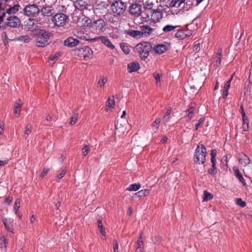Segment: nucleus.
<instances>
[{"label":"nucleus","instance_id":"nucleus-47","mask_svg":"<svg viewBox=\"0 0 252 252\" xmlns=\"http://www.w3.org/2000/svg\"><path fill=\"white\" fill-rule=\"evenodd\" d=\"M175 36L182 39L186 38V35L185 34V32H183V30L177 32L175 34Z\"/></svg>","mask_w":252,"mask_h":252},{"label":"nucleus","instance_id":"nucleus-61","mask_svg":"<svg viewBox=\"0 0 252 252\" xmlns=\"http://www.w3.org/2000/svg\"><path fill=\"white\" fill-rule=\"evenodd\" d=\"M183 32H185V34L186 35V38L189 36L191 35V31L187 30H183Z\"/></svg>","mask_w":252,"mask_h":252},{"label":"nucleus","instance_id":"nucleus-45","mask_svg":"<svg viewBox=\"0 0 252 252\" xmlns=\"http://www.w3.org/2000/svg\"><path fill=\"white\" fill-rule=\"evenodd\" d=\"M217 150L216 149H213L211 151V162H217L216 157L217 156Z\"/></svg>","mask_w":252,"mask_h":252},{"label":"nucleus","instance_id":"nucleus-55","mask_svg":"<svg viewBox=\"0 0 252 252\" xmlns=\"http://www.w3.org/2000/svg\"><path fill=\"white\" fill-rule=\"evenodd\" d=\"M49 170V169H47L46 168H43L42 172L41 173L40 175H39V178H41V179H42L45 176V175L48 173Z\"/></svg>","mask_w":252,"mask_h":252},{"label":"nucleus","instance_id":"nucleus-24","mask_svg":"<svg viewBox=\"0 0 252 252\" xmlns=\"http://www.w3.org/2000/svg\"><path fill=\"white\" fill-rule=\"evenodd\" d=\"M6 239L4 236L0 238V252H5L6 251Z\"/></svg>","mask_w":252,"mask_h":252},{"label":"nucleus","instance_id":"nucleus-15","mask_svg":"<svg viewBox=\"0 0 252 252\" xmlns=\"http://www.w3.org/2000/svg\"><path fill=\"white\" fill-rule=\"evenodd\" d=\"M64 45L67 47L72 48L78 45L79 40L72 37H69L64 41Z\"/></svg>","mask_w":252,"mask_h":252},{"label":"nucleus","instance_id":"nucleus-3","mask_svg":"<svg viewBox=\"0 0 252 252\" xmlns=\"http://www.w3.org/2000/svg\"><path fill=\"white\" fill-rule=\"evenodd\" d=\"M51 21L55 27H63L69 21V16L63 12L55 13L51 18Z\"/></svg>","mask_w":252,"mask_h":252},{"label":"nucleus","instance_id":"nucleus-38","mask_svg":"<svg viewBox=\"0 0 252 252\" xmlns=\"http://www.w3.org/2000/svg\"><path fill=\"white\" fill-rule=\"evenodd\" d=\"M194 107L193 106H191L186 111L187 113H188V117H189V120H190L194 116Z\"/></svg>","mask_w":252,"mask_h":252},{"label":"nucleus","instance_id":"nucleus-16","mask_svg":"<svg viewBox=\"0 0 252 252\" xmlns=\"http://www.w3.org/2000/svg\"><path fill=\"white\" fill-rule=\"evenodd\" d=\"M163 13L159 9L153 10L151 14V20L155 23L159 22L162 18Z\"/></svg>","mask_w":252,"mask_h":252},{"label":"nucleus","instance_id":"nucleus-31","mask_svg":"<svg viewBox=\"0 0 252 252\" xmlns=\"http://www.w3.org/2000/svg\"><path fill=\"white\" fill-rule=\"evenodd\" d=\"M141 188V184L140 183L133 184L130 185L126 190L128 191H137Z\"/></svg>","mask_w":252,"mask_h":252},{"label":"nucleus","instance_id":"nucleus-59","mask_svg":"<svg viewBox=\"0 0 252 252\" xmlns=\"http://www.w3.org/2000/svg\"><path fill=\"white\" fill-rule=\"evenodd\" d=\"M155 78L156 80V84L157 85H158V84H160V76L159 73H158L155 75Z\"/></svg>","mask_w":252,"mask_h":252},{"label":"nucleus","instance_id":"nucleus-17","mask_svg":"<svg viewBox=\"0 0 252 252\" xmlns=\"http://www.w3.org/2000/svg\"><path fill=\"white\" fill-rule=\"evenodd\" d=\"M125 33L134 38H139L142 37V33L140 31L128 29L125 31Z\"/></svg>","mask_w":252,"mask_h":252},{"label":"nucleus","instance_id":"nucleus-40","mask_svg":"<svg viewBox=\"0 0 252 252\" xmlns=\"http://www.w3.org/2000/svg\"><path fill=\"white\" fill-rule=\"evenodd\" d=\"M6 13L4 7L2 6L0 7V23L3 21L4 17L5 16Z\"/></svg>","mask_w":252,"mask_h":252},{"label":"nucleus","instance_id":"nucleus-23","mask_svg":"<svg viewBox=\"0 0 252 252\" xmlns=\"http://www.w3.org/2000/svg\"><path fill=\"white\" fill-rule=\"evenodd\" d=\"M155 52L158 54H162L164 53L166 50V46L164 44H158L156 45L154 48Z\"/></svg>","mask_w":252,"mask_h":252},{"label":"nucleus","instance_id":"nucleus-4","mask_svg":"<svg viewBox=\"0 0 252 252\" xmlns=\"http://www.w3.org/2000/svg\"><path fill=\"white\" fill-rule=\"evenodd\" d=\"M40 13L43 16V18H39L36 19V22L39 24H42L44 23V17H51L52 18L54 16L55 14V10L52 5L45 4L43 5L41 8H40Z\"/></svg>","mask_w":252,"mask_h":252},{"label":"nucleus","instance_id":"nucleus-22","mask_svg":"<svg viewBox=\"0 0 252 252\" xmlns=\"http://www.w3.org/2000/svg\"><path fill=\"white\" fill-rule=\"evenodd\" d=\"M140 68V64L138 63L131 62L127 65V70L129 73L137 71Z\"/></svg>","mask_w":252,"mask_h":252},{"label":"nucleus","instance_id":"nucleus-37","mask_svg":"<svg viewBox=\"0 0 252 252\" xmlns=\"http://www.w3.org/2000/svg\"><path fill=\"white\" fill-rule=\"evenodd\" d=\"M32 126L31 125H27L25 127L24 133V137L27 138L32 131Z\"/></svg>","mask_w":252,"mask_h":252},{"label":"nucleus","instance_id":"nucleus-39","mask_svg":"<svg viewBox=\"0 0 252 252\" xmlns=\"http://www.w3.org/2000/svg\"><path fill=\"white\" fill-rule=\"evenodd\" d=\"M20 207V199L17 198L15 201V203L13 207L15 213L17 214L18 213V210Z\"/></svg>","mask_w":252,"mask_h":252},{"label":"nucleus","instance_id":"nucleus-49","mask_svg":"<svg viewBox=\"0 0 252 252\" xmlns=\"http://www.w3.org/2000/svg\"><path fill=\"white\" fill-rule=\"evenodd\" d=\"M82 153L84 157L86 156L89 151H90V148L89 146L87 145H84V147L83 148L82 150Z\"/></svg>","mask_w":252,"mask_h":252},{"label":"nucleus","instance_id":"nucleus-41","mask_svg":"<svg viewBox=\"0 0 252 252\" xmlns=\"http://www.w3.org/2000/svg\"><path fill=\"white\" fill-rule=\"evenodd\" d=\"M22 105V104L19 103H16L14 109V112L15 114H18V115L20 114Z\"/></svg>","mask_w":252,"mask_h":252},{"label":"nucleus","instance_id":"nucleus-63","mask_svg":"<svg viewBox=\"0 0 252 252\" xmlns=\"http://www.w3.org/2000/svg\"><path fill=\"white\" fill-rule=\"evenodd\" d=\"M200 44L198 43L195 45L194 46L193 50L195 52H198L199 51Z\"/></svg>","mask_w":252,"mask_h":252},{"label":"nucleus","instance_id":"nucleus-42","mask_svg":"<svg viewBox=\"0 0 252 252\" xmlns=\"http://www.w3.org/2000/svg\"><path fill=\"white\" fill-rule=\"evenodd\" d=\"M176 27H177L176 26L168 25L165 26L163 28V31L165 32H170V31H173L174 30H175L176 28Z\"/></svg>","mask_w":252,"mask_h":252},{"label":"nucleus","instance_id":"nucleus-18","mask_svg":"<svg viewBox=\"0 0 252 252\" xmlns=\"http://www.w3.org/2000/svg\"><path fill=\"white\" fill-rule=\"evenodd\" d=\"M20 6L19 4H15L13 6H9L8 8H6V6H5L4 8L6 11V14L9 15V16L13 14V15L15 14L19 10Z\"/></svg>","mask_w":252,"mask_h":252},{"label":"nucleus","instance_id":"nucleus-29","mask_svg":"<svg viewBox=\"0 0 252 252\" xmlns=\"http://www.w3.org/2000/svg\"><path fill=\"white\" fill-rule=\"evenodd\" d=\"M154 4L155 3L153 1L148 0L146 1L145 3H144V8L145 10H152Z\"/></svg>","mask_w":252,"mask_h":252},{"label":"nucleus","instance_id":"nucleus-36","mask_svg":"<svg viewBox=\"0 0 252 252\" xmlns=\"http://www.w3.org/2000/svg\"><path fill=\"white\" fill-rule=\"evenodd\" d=\"M78 114L76 111H74L73 114L71 116V121L69 122V124L71 125H74L78 120Z\"/></svg>","mask_w":252,"mask_h":252},{"label":"nucleus","instance_id":"nucleus-32","mask_svg":"<svg viewBox=\"0 0 252 252\" xmlns=\"http://www.w3.org/2000/svg\"><path fill=\"white\" fill-rule=\"evenodd\" d=\"M150 190L149 189L141 190L135 193V195L139 197H142L147 196L149 194Z\"/></svg>","mask_w":252,"mask_h":252},{"label":"nucleus","instance_id":"nucleus-44","mask_svg":"<svg viewBox=\"0 0 252 252\" xmlns=\"http://www.w3.org/2000/svg\"><path fill=\"white\" fill-rule=\"evenodd\" d=\"M18 40L23 41L24 43H28L31 40V38L28 35H23L18 38Z\"/></svg>","mask_w":252,"mask_h":252},{"label":"nucleus","instance_id":"nucleus-60","mask_svg":"<svg viewBox=\"0 0 252 252\" xmlns=\"http://www.w3.org/2000/svg\"><path fill=\"white\" fill-rule=\"evenodd\" d=\"M98 227L99 228V230L100 231L101 234L102 235L105 236V232L104 229L103 228V225H101V226H98Z\"/></svg>","mask_w":252,"mask_h":252},{"label":"nucleus","instance_id":"nucleus-20","mask_svg":"<svg viewBox=\"0 0 252 252\" xmlns=\"http://www.w3.org/2000/svg\"><path fill=\"white\" fill-rule=\"evenodd\" d=\"M140 28L141 29L140 32H142V36H149L153 31V29L148 25L140 26Z\"/></svg>","mask_w":252,"mask_h":252},{"label":"nucleus","instance_id":"nucleus-25","mask_svg":"<svg viewBox=\"0 0 252 252\" xmlns=\"http://www.w3.org/2000/svg\"><path fill=\"white\" fill-rule=\"evenodd\" d=\"M217 162H212V167L208 169V173L213 177L215 176L217 173V168L216 166Z\"/></svg>","mask_w":252,"mask_h":252},{"label":"nucleus","instance_id":"nucleus-52","mask_svg":"<svg viewBox=\"0 0 252 252\" xmlns=\"http://www.w3.org/2000/svg\"><path fill=\"white\" fill-rule=\"evenodd\" d=\"M162 238L160 236H155V237L153 239V241L156 244H159L162 241Z\"/></svg>","mask_w":252,"mask_h":252},{"label":"nucleus","instance_id":"nucleus-11","mask_svg":"<svg viewBox=\"0 0 252 252\" xmlns=\"http://www.w3.org/2000/svg\"><path fill=\"white\" fill-rule=\"evenodd\" d=\"M129 12L130 14L139 16L142 12V6L137 3H132L129 7Z\"/></svg>","mask_w":252,"mask_h":252},{"label":"nucleus","instance_id":"nucleus-21","mask_svg":"<svg viewBox=\"0 0 252 252\" xmlns=\"http://www.w3.org/2000/svg\"><path fill=\"white\" fill-rule=\"evenodd\" d=\"M233 169L236 177L239 180L243 186H246V183L245 180L243 178L242 174L240 173L239 169L236 167H233Z\"/></svg>","mask_w":252,"mask_h":252},{"label":"nucleus","instance_id":"nucleus-33","mask_svg":"<svg viewBox=\"0 0 252 252\" xmlns=\"http://www.w3.org/2000/svg\"><path fill=\"white\" fill-rule=\"evenodd\" d=\"M160 121L161 120L160 118H157L155 120L152 124V128L153 131L156 132L158 130Z\"/></svg>","mask_w":252,"mask_h":252},{"label":"nucleus","instance_id":"nucleus-51","mask_svg":"<svg viewBox=\"0 0 252 252\" xmlns=\"http://www.w3.org/2000/svg\"><path fill=\"white\" fill-rule=\"evenodd\" d=\"M115 101L114 99H111L109 97L107 102V106L110 108H113L115 105Z\"/></svg>","mask_w":252,"mask_h":252},{"label":"nucleus","instance_id":"nucleus-13","mask_svg":"<svg viewBox=\"0 0 252 252\" xmlns=\"http://www.w3.org/2000/svg\"><path fill=\"white\" fill-rule=\"evenodd\" d=\"M75 8L80 11L88 9L91 6L88 4V0H77L74 4Z\"/></svg>","mask_w":252,"mask_h":252},{"label":"nucleus","instance_id":"nucleus-64","mask_svg":"<svg viewBox=\"0 0 252 252\" xmlns=\"http://www.w3.org/2000/svg\"><path fill=\"white\" fill-rule=\"evenodd\" d=\"M62 12L67 14V7H65V6L62 5Z\"/></svg>","mask_w":252,"mask_h":252},{"label":"nucleus","instance_id":"nucleus-7","mask_svg":"<svg viewBox=\"0 0 252 252\" xmlns=\"http://www.w3.org/2000/svg\"><path fill=\"white\" fill-rule=\"evenodd\" d=\"M111 9L114 13L118 15H121L125 12L126 4L121 1L115 0L111 4Z\"/></svg>","mask_w":252,"mask_h":252},{"label":"nucleus","instance_id":"nucleus-14","mask_svg":"<svg viewBox=\"0 0 252 252\" xmlns=\"http://www.w3.org/2000/svg\"><path fill=\"white\" fill-rule=\"evenodd\" d=\"M238 159L239 163L244 166H246L250 163V158L243 153L238 154Z\"/></svg>","mask_w":252,"mask_h":252},{"label":"nucleus","instance_id":"nucleus-27","mask_svg":"<svg viewBox=\"0 0 252 252\" xmlns=\"http://www.w3.org/2000/svg\"><path fill=\"white\" fill-rule=\"evenodd\" d=\"M222 49L221 48H219L218 49V52L217 53L216 56L215 57L216 58V65L219 66L221 63V57L222 55Z\"/></svg>","mask_w":252,"mask_h":252},{"label":"nucleus","instance_id":"nucleus-46","mask_svg":"<svg viewBox=\"0 0 252 252\" xmlns=\"http://www.w3.org/2000/svg\"><path fill=\"white\" fill-rule=\"evenodd\" d=\"M107 79L103 77L100 78L97 82L98 87H103L105 83L107 82Z\"/></svg>","mask_w":252,"mask_h":252},{"label":"nucleus","instance_id":"nucleus-5","mask_svg":"<svg viewBox=\"0 0 252 252\" xmlns=\"http://www.w3.org/2000/svg\"><path fill=\"white\" fill-rule=\"evenodd\" d=\"M23 13L29 17H36L40 13V8L36 4H28L23 9Z\"/></svg>","mask_w":252,"mask_h":252},{"label":"nucleus","instance_id":"nucleus-26","mask_svg":"<svg viewBox=\"0 0 252 252\" xmlns=\"http://www.w3.org/2000/svg\"><path fill=\"white\" fill-rule=\"evenodd\" d=\"M243 125L242 127L244 131H247L249 129V120L247 116L242 117Z\"/></svg>","mask_w":252,"mask_h":252},{"label":"nucleus","instance_id":"nucleus-43","mask_svg":"<svg viewBox=\"0 0 252 252\" xmlns=\"http://www.w3.org/2000/svg\"><path fill=\"white\" fill-rule=\"evenodd\" d=\"M109 5L105 1H101L96 5V9L104 8L106 9L108 7Z\"/></svg>","mask_w":252,"mask_h":252},{"label":"nucleus","instance_id":"nucleus-56","mask_svg":"<svg viewBox=\"0 0 252 252\" xmlns=\"http://www.w3.org/2000/svg\"><path fill=\"white\" fill-rule=\"evenodd\" d=\"M66 172V170H64V169L62 170L61 172L57 176V178L59 179H61L62 178H63L64 176V175L65 174Z\"/></svg>","mask_w":252,"mask_h":252},{"label":"nucleus","instance_id":"nucleus-1","mask_svg":"<svg viewBox=\"0 0 252 252\" xmlns=\"http://www.w3.org/2000/svg\"><path fill=\"white\" fill-rule=\"evenodd\" d=\"M151 44L149 42H141L137 44L134 48L135 53L139 54L140 58L145 60L149 55V52L152 49Z\"/></svg>","mask_w":252,"mask_h":252},{"label":"nucleus","instance_id":"nucleus-2","mask_svg":"<svg viewBox=\"0 0 252 252\" xmlns=\"http://www.w3.org/2000/svg\"><path fill=\"white\" fill-rule=\"evenodd\" d=\"M37 35L38 36L36 45L39 47H44L48 45L50 43V38L53 36L51 32L43 29L39 30Z\"/></svg>","mask_w":252,"mask_h":252},{"label":"nucleus","instance_id":"nucleus-12","mask_svg":"<svg viewBox=\"0 0 252 252\" xmlns=\"http://www.w3.org/2000/svg\"><path fill=\"white\" fill-rule=\"evenodd\" d=\"M79 51L83 54L84 59L85 61L91 59L93 57V52L89 46H85L81 48Z\"/></svg>","mask_w":252,"mask_h":252},{"label":"nucleus","instance_id":"nucleus-10","mask_svg":"<svg viewBox=\"0 0 252 252\" xmlns=\"http://www.w3.org/2000/svg\"><path fill=\"white\" fill-rule=\"evenodd\" d=\"M90 40L92 42L100 41L102 43L104 44L108 48L111 49H114L115 48V46L112 43L111 41L105 36H100L95 37L90 39Z\"/></svg>","mask_w":252,"mask_h":252},{"label":"nucleus","instance_id":"nucleus-30","mask_svg":"<svg viewBox=\"0 0 252 252\" xmlns=\"http://www.w3.org/2000/svg\"><path fill=\"white\" fill-rule=\"evenodd\" d=\"M120 47L126 54H128L129 53L130 50L128 44L124 42L121 43L120 44Z\"/></svg>","mask_w":252,"mask_h":252},{"label":"nucleus","instance_id":"nucleus-50","mask_svg":"<svg viewBox=\"0 0 252 252\" xmlns=\"http://www.w3.org/2000/svg\"><path fill=\"white\" fill-rule=\"evenodd\" d=\"M236 203L238 205L242 207H245L246 206V203L240 198L236 199Z\"/></svg>","mask_w":252,"mask_h":252},{"label":"nucleus","instance_id":"nucleus-6","mask_svg":"<svg viewBox=\"0 0 252 252\" xmlns=\"http://www.w3.org/2000/svg\"><path fill=\"white\" fill-rule=\"evenodd\" d=\"M205 146L203 144L199 143L196 149L194 154V162L196 164H203L205 162Z\"/></svg>","mask_w":252,"mask_h":252},{"label":"nucleus","instance_id":"nucleus-48","mask_svg":"<svg viewBox=\"0 0 252 252\" xmlns=\"http://www.w3.org/2000/svg\"><path fill=\"white\" fill-rule=\"evenodd\" d=\"M61 54L58 52L55 53V54H52L49 57L50 60L55 62H56L57 59L61 56Z\"/></svg>","mask_w":252,"mask_h":252},{"label":"nucleus","instance_id":"nucleus-62","mask_svg":"<svg viewBox=\"0 0 252 252\" xmlns=\"http://www.w3.org/2000/svg\"><path fill=\"white\" fill-rule=\"evenodd\" d=\"M240 112L242 114V117L245 116H247L245 112L244 107L242 104L240 106Z\"/></svg>","mask_w":252,"mask_h":252},{"label":"nucleus","instance_id":"nucleus-53","mask_svg":"<svg viewBox=\"0 0 252 252\" xmlns=\"http://www.w3.org/2000/svg\"><path fill=\"white\" fill-rule=\"evenodd\" d=\"M234 74V73H233L232 74V75L231 77L230 78V79L228 81H227V82L225 84L224 87H223L224 90H228V89H229L230 86V82L232 80Z\"/></svg>","mask_w":252,"mask_h":252},{"label":"nucleus","instance_id":"nucleus-9","mask_svg":"<svg viewBox=\"0 0 252 252\" xmlns=\"http://www.w3.org/2000/svg\"><path fill=\"white\" fill-rule=\"evenodd\" d=\"M105 25V22L102 19H99L94 21L92 23L90 27L94 32H97L102 31Z\"/></svg>","mask_w":252,"mask_h":252},{"label":"nucleus","instance_id":"nucleus-57","mask_svg":"<svg viewBox=\"0 0 252 252\" xmlns=\"http://www.w3.org/2000/svg\"><path fill=\"white\" fill-rule=\"evenodd\" d=\"M12 200V197L8 196L7 197L5 198V199L4 201V203L5 204H6V205H9L11 203Z\"/></svg>","mask_w":252,"mask_h":252},{"label":"nucleus","instance_id":"nucleus-34","mask_svg":"<svg viewBox=\"0 0 252 252\" xmlns=\"http://www.w3.org/2000/svg\"><path fill=\"white\" fill-rule=\"evenodd\" d=\"M137 244L138 245L136 249L137 252H141V249L143 245L142 234H141L140 236L138 237Z\"/></svg>","mask_w":252,"mask_h":252},{"label":"nucleus","instance_id":"nucleus-28","mask_svg":"<svg viewBox=\"0 0 252 252\" xmlns=\"http://www.w3.org/2000/svg\"><path fill=\"white\" fill-rule=\"evenodd\" d=\"M186 0H172L170 4V7H179Z\"/></svg>","mask_w":252,"mask_h":252},{"label":"nucleus","instance_id":"nucleus-58","mask_svg":"<svg viewBox=\"0 0 252 252\" xmlns=\"http://www.w3.org/2000/svg\"><path fill=\"white\" fill-rule=\"evenodd\" d=\"M8 159L7 158H5L3 160H0V166H4L5 165H6L8 163Z\"/></svg>","mask_w":252,"mask_h":252},{"label":"nucleus","instance_id":"nucleus-35","mask_svg":"<svg viewBox=\"0 0 252 252\" xmlns=\"http://www.w3.org/2000/svg\"><path fill=\"white\" fill-rule=\"evenodd\" d=\"M171 112V108L169 107L165 113V114L163 117V122L165 124L167 123L170 118V115Z\"/></svg>","mask_w":252,"mask_h":252},{"label":"nucleus","instance_id":"nucleus-19","mask_svg":"<svg viewBox=\"0 0 252 252\" xmlns=\"http://www.w3.org/2000/svg\"><path fill=\"white\" fill-rule=\"evenodd\" d=\"M2 222L7 231L13 233V220L11 219H2Z\"/></svg>","mask_w":252,"mask_h":252},{"label":"nucleus","instance_id":"nucleus-54","mask_svg":"<svg viewBox=\"0 0 252 252\" xmlns=\"http://www.w3.org/2000/svg\"><path fill=\"white\" fill-rule=\"evenodd\" d=\"M213 198V195L206 190V201L210 200Z\"/></svg>","mask_w":252,"mask_h":252},{"label":"nucleus","instance_id":"nucleus-8","mask_svg":"<svg viewBox=\"0 0 252 252\" xmlns=\"http://www.w3.org/2000/svg\"><path fill=\"white\" fill-rule=\"evenodd\" d=\"M21 24V20L15 15L8 16L6 19V25L11 28H17Z\"/></svg>","mask_w":252,"mask_h":252}]
</instances>
